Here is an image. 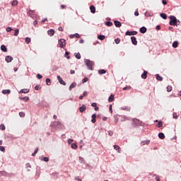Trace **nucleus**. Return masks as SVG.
<instances>
[{"mask_svg": "<svg viewBox=\"0 0 181 181\" xmlns=\"http://www.w3.org/2000/svg\"><path fill=\"white\" fill-rule=\"evenodd\" d=\"M170 25L171 26H177L179 24H177V18H176V17H175L174 16H170Z\"/></svg>", "mask_w": 181, "mask_h": 181, "instance_id": "nucleus-1", "label": "nucleus"}, {"mask_svg": "<svg viewBox=\"0 0 181 181\" xmlns=\"http://www.w3.org/2000/svg\"><path fill=\"white\" fill-rule=\"evenodd\" d=\"M85 64L89 70H93V66H94V62L90 59H85Z\"/></svg>", "mask_w": 181, "mask_h": 181, "instance_id": "nucleus-2", "label": "nucleus"}, {"mask_svg": "<svg viewBox=\"0 0 181 181\" xmlns=\"http://www.w3.org/2000/svg\"><path fill=\"white\" fill-rule=\"evenodd\" d=\"M125 35H126V36H135V35H138V32H136V31H127Z\"/></svg>", "mask_w": 181, "mask_h": 181, "instance_id": "nucleus-3", "label": "nucleus"}, {"mask_svg": "<svg viewBox=\"0 0 181 181\" xmlns=\"http://www.w3.org/2000/svg\"><path fill=\"white\" fill-rule=\"evenodd\" d=\"M58 43L59 45V47L63 48V47H64V46H66V40L61 39L59 40Z\"/></svg>", "mask_w": 181, "mask_h": 181, "instance_id": "nucleus-4", "label": "nucleus"}, {"mask_svg": "<svg viewBox=\"0 0 181 181\" xmlns=\"http://www.w3.org/2000/svg\"><path fill=\"white\" fill-rule=\"evenodd\" d=\"M57 77L59 83H61L62 86H66V83L64 81H63V78H62V76L58 75Z\"/></svg>", "mask_w": 181, "mask_h": 181, "instance_id": "nucleus-5", "label": "nucleus"}, {"mask_svg": "<svg viewBox=\"0 0 181 181\" xmlns=\"http://www.w3.org/2000/svg\"><path fill=\"white\" fill-rule=\"evenodd\" d=\"M132 121H133L134 124H135V125H141L142 124V122L138 119H132Z\"/></svg>", "mask_w": 181, "mask_h": 181, "instance_id": "nucleus-6", "label": "nucleus"}, {"mask_svg": "<svg viewBox=\"0 0 181 181\" xmlns=\"http://www.w3.org/2000/svg\"><path fill=\"white\" fill-rule=\"evenodd\" d=\"M6 63H11V62H12V60H13V57H12V56H7L6 57V59H5Z\"/></svg>", "mask_w": 181, "mask_h": 181, "instance_id": "nucleus-7", "label": "nucleus"}, {"mask_svg": "<svg viewBox=\"0 0 181 181\" xmlns=\"http://www.w3.org/2000/svg\"><path fill=\"white\" fill-rule=\"evenodd\" d=\"M131 40H132V45H134V46H136V45H138V41H136V37H132Z\"/></svg>", "mask_w": 181, "mask_h": 181, "instance_id": "nucleus-8", "label": "nucleus"}, {"mask_svg": "<svg viewBox=\"0 0 181 181\" xmlns=\"http://www.w3.org/2000/svg\"><path fill=\"white\" fill-rule=\"evenodd\" d=\"M86 110H87V107L86 106V105H82V106L79 107L80 112H84Z\"/></svg>", "mask_w": 181, "mask_h": 181, "instance_id": "nucleus-9", "label": "nucleus"}, {"mask_svg": "<svg viewBox=\"0 0 181 181\" xmlns=\"http://www.w3.org/2000/svg\"><path fill=\"white\" fill-rule=\"evenodd\" d=\"M113 148H114L115 151H117L118 153H121V147H119V146L114 145Z\"/></svg>", "mask_w": 181, "mask_h": 181, "instance_id": "nucleus-10", "label": "nucleus"}, {"mask_svg": "<svg viewBox=\"0 0 181 181\" xmlns=\"http://www.w3.org/2000/svg\"><path fill=\"white\" fill-rule=\"evenodd\" d=\"M114 23L116 28H121L122 26V24L119 21H115Z\"/></svg>", "mask_w": 181, "mask_h": 181, "instance_id": "nucleus-11", "label": "nucleus"}, {"mask_svg": "<svg viewBox=\"0 0 181 181\" xmlns=\"http://www.w3.org/2000/svg\"><path fill=\"white\" fill-rule=\"evenodd\" d=\"M76 86H77V83H76V82L72 83L69 88V91H71V90H73V88H74Z\"/></svg>", "mask_w": 181, "mask_h": 181, "instance_id": "nucleus-12", "label": "nucleus"}, {"mask_svg": "<svg viewBox=\"0 0 181 181\" xmlns=\"http://www.w3.org/2000/svg\"><path fill=\"white\" fill-rule=\"evenodd\" d=\"M54 127H57L58 128H62V123L60 122H54Z\"/></svg>", "mask_w": 181, "mask_h": 181, "instance_id": "nucleus-13", "label": "nucleus"}, {"mask_svg": "<svg viewBox=\"0 0 181 181\" xmlns=\"http://www.w3.org/2000/svg\"><path fill=\"white\" fill-rule=\"evenodd\" d=\"M78 160L80 162V163H82L83 165H86V160H84V158L81 156H80L78 158Z\"/></svg>", "mask_w": 181, "mask_h": 181, "instance_id": "nucleus-14", "label": "nucleus"}, {"mask_svg": "<svg viewBox=\"0 0 181 181\" xmlns=\"http://www.w3.org/2000/svg\"><path fill=\"white\" fill-rule=\"evenodd\" d=\"M95 118H97V115H95V114L92 115L91 122L93 124H95V121H96Z\"/></svg>", "mask_w": 181, "mask_h": 181, "instance_id": "nucleus-15", "label": "nucleus"}, {"mask_svg": "<svg viewBox=\"0 0 181 181\" xmlns=\"http://www.w3.org/2000/svg\"><path fill=\"white\" fill-rule=\"evenodd\" d=\"M47 33L49 36H53V35H54V30L51 29L47 31Z\"/></svg>", "mask_w": 181, "mask_h": 181, "instance_id": "nucleus-16", "label": "nucleus"}, {"mask_svg": "<svg viewBox=\"0 0 181 181\" xmlns=\"http://www.w3.org/2000/svg\"><path fill=\"white\" fill-rule=\"evenodd\" d=\"M26 93H29V89H22L20 90L21 94H26Z\"/></svg>", "mask_w": 181, "mask_h": 181, "instance_id": "nucleus-17", "label": "nucleus"}, {"mask_svg": "<svg viewBox=\"0 0 181 181\" xmlns=\"http://www.w3.org/2000/svg\"><path fill=\"white\" fill-rule=\"evenodd\" d=\"M90 12L91 13H95V6H90Z\"/></svg>", "mask_w": 181, "mask_h": 181, "instance_id": "nucleus-18", "label": "nucleus"}, {"mask_svg": "<svg viewBox=\"0 0 181 181\" xmlns=\"http://www.w3.org/2000/svg\"><path fill=\"white\" fill-rule=\"evenodd\" d=\"M2 94H11V90L6 89L1 91Z\"/></svg>", "mask_w": 181, "mask_h": 181, "instance_id": "nucleus-19", "label": "nucleus"}, {"mask_svg": "<svg viewBox=\"0 0 181 181\" xmlns=\"http://www.w3.org/2000/svg\"><path fill=\"white\" fill-rule=\"evenodd\" d=\"M1 50H2V52H8V48H6V46L3 45L1 46Z\"/></svg>", "mask_w": 181, "mask_h": 181, "instance_id": "nucleus-20", "label": "nucleus"}, {"mask_svg": "<svg viewBox=\"0 0 181 181\" xmlns=\"http://www.w3.org/2000/svg\"><path fill=\"white\" fill-rule=\"evenodd\" d=\"M158 138H160V139H165V134L159 133L158 134Z\"/></svg>", "mask_w": 181, "mask_h": 181, "instance_id": "nucleus-21", "label": "nucleus"}, {"mask_svg": "<svg viewBox=\"0 0 181 181\" xmlns=\"http://www.w3.org/2000/svg\"><path fill=\"white\" fill-rule=\"evenodd\" d=\"M177 46H179V42L177 41H175L173 43V47H174V49H176V47H177Z\"/></svg>", "mask_w": 181, "mask_h": 181, "instance_id": "nucleus-22", "label": "nucleus"}, {"mask_svg": "<svg viewBox=\"0 0 181 181\" xmlns=\"http://www.w3.org/2000/svg\"><path fill=\"white\" fill-rule=\"evenodd\" d=\"M148 72L146 71H144V74H141V78H144L145 80V78H146Z\"/></svg>", "mask_w": 181, "mask_h": 181, "instance_id": "nucleus-23", "label": "nucleus"}, {"mask_svg": "<svg viewBox=\"0 0 181 181\" xmlns=\"http://www.w3.org/2000/svg\"><path fill=\"white\" fill-rule=\"evenodd\" d=\"M141 33H146V28L145 27H141L140 28Z\"/></svg>", "mask_w": 181, "mask_h": 181, "instance_id": "nucleus-24", "label": "nucleus"}, {"mask_svg": "<svg viewBox=\"0 0 181 181\" xmlns=\"http://www.w3.org/2000/svg\"><path fill=\"white\" fill-rule=\"evenodd\" d=\"M112 101H114V95H110V96L108 98V102L112 103Z\"/></svg>", "mask_w": 181, "mask_h": 181, "instance_id": "nucleus-25", "label": "nucleus"}, {"mask_svg": "<svg viewBox=\"0 0 181 181\" xmlns=\"http://www.w3.org/2000/svg\"><path fill=\"white\" fill-rule=\"evenodd\" d=\"M160 16H161V18H163V19H168V16L164 13H161L160 14Z\"/></svg>", "mask_w": 181, "mask_h": 181, "instance_id": "nucleus-26", "label": "nucleus"}, {"mask_svg": "<svg viewBox=\"0 0 181 181\" xmlns=\"http://www.w3.org/2000/svg\"><path fill=\"white\" fill-rule=\"evenodd\" d=\"M105 73H107V71L105 69H100L98 71V74H105Z\"/></svg>", "mask_w": 181, "mask_h": 181, "instance_id": "nucleus-27", "label": "nucleus"}, {"mask_svg": "<svg viewBox=\"0 0 181 181\" xmlns=\"http://www.w3.org/2000/svg\"><path fill=\"white\" fill-rule=\"evenodd\" d=\"M151 142V141L149 140H146V141H143L141 142L142 145H149V143Z\"/></svg>", "mask_w": 181, "mask_h": 181, "instance_id": "nucleus-28", "label": "nucleus"}, {"mask_svg": "<svg viewBox=\"0 0 181 181\" xmlns=\"http://www.w3.org/2000/svg\"><path fill=\"white\" fill-rule=\"evenodd\" d=\"M156 80H158V81H162V80H163L162 76H159V74H156Z\"/></svg>", "mask_w": 181, "mask_h": 181, "instance_id": "nucleus-29", "label": "nucleus"}, {"mask_svg": "<svg viewBox=\"0 0 181 181\" xmlns=\"http://www.w3.org/2000/svg\"><path fill=\"white\" fill-rule=\"evenodd\" d=\"M19 100H23L24 101L28 102V100H29V97L28 96H25L24 98L20 97Z\"/></svg>", "mask_w": 181, "mask_h": 181, "instance_id": "nucleus-30", "label": "nucleus"}, {"mask_svg": "<svg viewBox=\"0 0 181 181\" xmlns=\"http://www.w3.org/2000/svg\"><path fill=\"white\" fill-rule=\"evenodd\" d=\"M40 160H44V162H47L49 160V158L47 157H44V158L40 157Z\"/></svg>", "mask_w": 181, "mask_h": 181, "instance_id": "nucleus-31", "label": "nucleus"}, {"mask_svg": "<svg viewBox=\"0 0 181 181\" xmlns=\"http://www.w3.org/2000/svg\"><path fill=\"white\" fill-rule=\"evenodd\" d=\"M72 149H77V144L73 143L71 144Z\"/></svg>", "mask_w": 181, "mask_h": 181, "instance_id": "nucleus-32", "label": "nucleus"}, {"mask_svg": "<svg viewBox=\"0 0 181 181\" xmlns=\"http://www.w3.org/2000/svg\"><path fill=\"white\" fill-rule=\"evenodd\" d=\"M128 120H129V117H127L124 116V117H122V119H121V122H124L128 121Z\"/></svg>", "mask_w": 181, "mask_h": 181, "instance_id": "nucleus-33", "label": "nucleus"}, {"mask_svg": "<svg viewBox=\"0 0 181 181\" xmlns=\"http://www.w3.org/2000/svg\"><path fill=\"white\" fill-rule=\"evenodd\" d=\"M98 39H99V40H104V39H105V35H98Z\"/></svg>", "mask_w": 181, "mask_h": 181, "instance_id": "nucleus-34", "label": "nucleus"}, {"mask_svg": "<svg viewBox=\"0 0 181 181\" xmlns=\"http://www.w3.org/2000/svg\"><path fill=\"white\" fill-rule=\"evenodd\" d=\"M11 5L12 6H16V5H18V1L14 0L11 2Z\"/></svg>", "mask_w": 181, "mask_h": 181, "instance_id": "nucleus-35", "label": "nucleus"}, {"mask_svg": "<svg viewBox=\"0 0 181 181\" xmlns=\"http://www.w3.org/2000/svg\"><path fill=\"white\" fill-rule=\"evenodd\" d=\"M75 57H76V59H81V55L80 54V53H75Z\"/></svg>", "mask_w": 181, "mask_h": 181, "instance_id": "nucleus-36", "label": "nucleus"}, {"mask_svg": "<svg viewBox=\"0 0 181 181\" xmlns=\"http://www.w3.org/2000/svg\"><path fill=\"white\" fill-rule=\"evenodd\" d=\"M114 118H115V124H118V121H119L118 115H115Z\"/></svg>", "mask_w": 181, "mask_h": 181, "instance_id": "nucleus-37", "label": "nucleus"}, {"mask_svg": "<svg viewBox=\"0 0 181 181\" xmlns=\"http://www.w3.org/2000/svg\"><path fill=\"white\" fill-rule=\"evenodd\" d=\"M45 81H46L47 86H50V84H52V83L50 82V78H47Z\"/></svg>", "mask_w": 181, "mask_h": 181, "instance_id": "nucleus-38", "label": "nucleus"}, {"mask_svg": "<svg viewBox=\"0 0 181 181\" xmlns=\"http://www.w3.org/2000/svg\"><path fill=\"white\" fill-rule=\"evenodd\" d=\"M19 35V29H16L14 30V36H18Z\"/></svg>", "mask_w": 181, "mask_h": 181, "instance_id": "nucleus-39", "label": "nucleus"}, {"mask_svg": "<svg viewBox=\"0 0 181 181\" xmlns=\"http://www.w3.org/2000/svg\"><path fill=\"white\" fill-rule=\"evenodd\" d=\"M0 129H1L2 131H5V129H6L5 124H1L0 125Z\"/></svg>", "mask_w": 181, "mask_h": 181, "instance_id": "nucleus-40", "label": "nucleus"}, {"mask_svg": "<svg viewBox=\"0 0 181 181\" xmlns=\"http://www.w3.org/2000/svg\"><path fill=\"white\" fill-rule=\"evenodd\" d=\"M25 43H27V45H29V43H30V37H26L25 38Z\"/></svg>", "mask_w": 181, "mask_h": 181, "instance_id": "nucleus-41", "label": "nucleus"}, {"mask_svg": "<svg viewBox=\"0 0 181 181\" xmlns=\"http://www.w3.org/2000/svg\"><path fill=\"white\" fill-rule=\"evenodd\" d=\"M173 118H175V119H177V118L179 117V116H177V114L176 112H174L173 114Z\"/></svg>", "mask_w": 181, "mask_h": 181, "instance_id": "nucleus-42", "label": "nucleus"}, {"mask_svg": "<svg viewBox=\"0 0 181 181\" xmlns=\"http://www.w3.org/2000/svg\"><path fill=\"white\" fill-rule=\"evenodd\" d=\"M105 25H107V26H111L112 25V22H111V21H106L105 22Z\"/></svg>", "mask_w": 181, "mask_h": 181, "instance_id": "nucleus-43", "label": "nucleus"}, {"mask_svg": "<svg viewBox=\"0 0 181 181\" xmlns=\"http://www.w3.org/2000/svg\"><path fill=\"white\" fill-rule=\"evenodd\" d=\"M167 91L168 93H170V91H172V86H167Z\"/></svg>", "mask_w": 181, "mask_h": 181, "instance_id": "nucleus-44", "label": "nucleus"}, {"mask_svg": "<svg viewBox=\"0 0 181 181\" xmlns=\"http://www.w3.org/2000/svg\"><path fill=\"white\" fill-rule=\"evenodd\" d=\"M121 110H123L124 111H129V108L127 106L121 107Z\"/></svg>", "mask_w": 181, "mask_h": 181, "instance_id": "nucleus-45", "label": "nucleus"}, {"mask_svg": "<svg viewBox=\"0 0 181 181\" xmlns=\"http://www.w3.org/2000/svg\"><path fill=\"white\" fill-rule=\"evenodd\" d=\"M6 30V32H12V30H13V29H12V28H11V27H7Z\"/></svg>", "mask_w": 181, "mask_h": 181, "instance_id": "nucleus-46", "label": "nucleus"}, {"mask_svg": "<svg viewBox=\"0 0 181 181\" xmlns=\"http://www.w3.org/2000/svg\"><path fill=\"white\" fill-rule=\"evenodd\" d=\"M87 81H88V78H84L82 80V84H84V83H87Z\"/></svg>", "mask_w": 181, "mask_h": 181, "instance_id": "nucleus-47", "label": "nucleus"}, {"mask_svg": "<svg viewBox=\"0 0 181 181\" xmlns=\"http://www.w3.org/2000/svg\"><path fill=\"white\" fill-rule=\"evenodd\" d=\"M6 175V172L5 171H0V176H5Z\"/></svg>", "mask_w": 181, "mask_h": 181, "instance_id": "nucleus-48", "label": "nucleus"}, {"mask_svg": "<svg viewBox=\"0 0 181 181\" xmlns=\"http://www.w3.org/2000/svg\"><path fill=\"white\" fill-rule=\"evenodd\" d=\"M19 115H20V117H21V118H23V117H25V112H19Z\"/></svg>", "mask_w": 181, "mask_h": 181, "instance_id": "nucleus-49", "label": "nucleus"}, {"mask_svg": "<svg viewBox=\"0 0 181 181\" xmlns=\"http://www.w3.org/2000/svg\"><path fill=\"white\" fill-rule=\"evenodd\" d=\"M25 168H26V169H28V168H32V165H30V163H27L25 164Z\"/></svg>", "mask_w": 181, "mask_h": 181, "instance_id": "nucleus-50", "label": "nucleus"}, {"mask_svg": "<svg viewBox=\"0 0 181 181\" xmlns=\"http://www.w3.org/2000/svg\"><path fill=\"white\" fill-rule=\"evenodd\" d=\"M69 52H65V57H66V59H70V56H69Z\"/></svg>", "mask_w": 181, "mask_h": 181, "instance_id": "nucleus-51", "label": "nucleus"}, {"mask_svg": "<svg viewBox=\"0 0 181 181\" xmlns=\"http://www.w3.org/2000/svg\"><path fill=\"white\" fill-rule=\"evenodd\" d=\"M115 42L116 45H118V44H119V42H121V40H119V38H117V39H115Z\"/></svg>", "mask_w": 181, "mask_h": 181, "instance_id": "nucleus-52", "label": "nucleus"}, {"mask_svg": "<svg viewBox=\"0 0 181 181\" xmlns=\"http://www.w3.org/2000/svg\"><path fill=\"white\" fill-rule=\"evenodd\" d=\"M37 78H38V80H40V78H43V76L40 74H38L37 75Z\"/></svg>", "mask_w": 181, "mask_h": 181, "instance_id": "nucleus-53", "label": "nucleus"}, {"mask_svg": "<svg viewBox=\"0 0 181 181\" xmlns=\"http://www.w3.org/2000/svg\"><path fill=\"white\" fill-rule=\"evenodd\" d=\"M0 151L1 152H5V147L0 146Z\"/></svg>", "mask_w": 181, "mask_h": 181, "instance_id": "nucleus-54", "label": "nucleus"}, {"mask_svg": "<svg viewBox=\"0 0 181 181\" xmlns=\"http://www.w3.org/2000/svg\"><path fill=\"white\" fill-rule=\"evenodd\" d=\"M74 141V140H73V139H69V140H68V144H69V145H71V143H73Z\"/></svg>", "mask_w": 181, "mask_h": 181, "instance_id": "nucleus-55", "label": "nucleus"}, {"mask_svg": "<svg viewBox=\"0 0 181 181\" xmlns=\"http://www.w3.org/2000/svg\"><path fill=\"white\" fill-rule=\"evenodd\" d=\"M124 90H131V86H126L124 88H123Z\"/></svg>", "mask_w": 181, "mask_h": 181, "instance_id": "nucleus-56", "label": "nucleus"}, {"mask_svg": "<svg viewBox=\"0 0 181 181\" xmlns=\"http://www.w3.org/2000/svg\"><path fill=\"white\" fill-rule=\"evenodd\" d=\"M163 5H168V1L166 0H162Z\"/></svg>", "mask_w": 181, "mask_h": 181, "instance_id": "nucleus-57", "label": "nucleus"}, {"mask_svg": "<svg viewBox=\"0 0 181 181\" xmlns=\"http://www.w3.org/2000/svg\"><path fill=\"white\" fill-rule=\"evenodd\" d=\"M108 135H110V136H112V135H114V132L109 131L108 132Z\"/></svg>", "mask_w": 181, "mask_h": 181, "instance_id": "nucleus-58", "label": "nucleus"}, {"mask_svg": "<svg viewBox=\"0 0 181 181\" xmlns=\"http://www.w3.org/2000/svg\"><path fill=\"white\" fill-rule=\"evenodd\" d=\"M162 125H163L162 122H158V128H160V127H162Z\"/></svg>", "mask_w": 181, "mask_h": 181, "instance_id": "nucleus-59", "label": "nucleus"}, {"mask_svg": "<svg viewBox=\"0 0 181 181\" xmlns=\"http://www.w3.org/2000/svg\"><path fill=\"white\" fill-rule=\"evenodd\" d=\"M134 15H135V16H139V12H138V11H136L134 12Z\"/></svg>", "mask_w": 181, "mask_h": 181, "instance_id": "nucleus-60", "label": "nucleus"}, {"mask_svg": "<svg viewBox=\"0 0 181 181\" xmlns=\"http://www.w3.org/2000/svg\"><path fill=\"white\" fill-rule=\"evenodd\" d=\"M75 179H76V180L81 181V179L78 176L75 177Z\"/></svg>", "mask_w": 181, "mask_h": 181, "instance_id": "nucleus-61", "label": "nucleus"}, {"mask_svg": "<svg viewBox=\"0 0 181 181\" xmlns=\"http://www.w3.org/2000/svg\"><path fill=\"white\" fill-rule=\"evenodd\" d=\"M91 105H92V107H93L94 108H95V107H97V103H93Z\"/></svg>", "mask_w": 181, "mask_h": 181, "instance_id": "nucleus-62", "label": "nucleus"}, {"mask_svg": "<svg viewBox=\"0 0 181 181\" xmlns=\"http://www.w3.org/2000/svg\"><path fill=\"white\" fill-rule=\"evenodd\" d=\"M75 36L77 39H78V37H80V35H78V33L75 34Z\"/></svg>", "mask_w": 181, "mask_h": 181, "instance_id": "nucleus-63", "label": "nucleus"}, {"mask_svg": "<svg viewBox=\"0 0 181 181\" xmlns=\"http://www.w3.org/2000/svg\"><path fill=\"white\" fill-rule=\"evenodd\" d=\"M74 73H76V71H74V70H71L70 71V74H74Z\"/></svg>", "mask_w": 181, "mask_h": 181, "instance_id": "nucleus-64", "label": "nucleus"}]
</instances>
